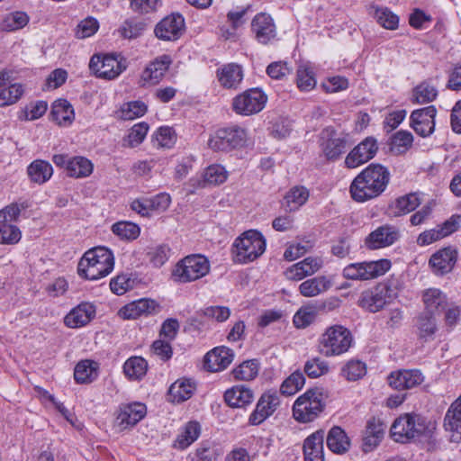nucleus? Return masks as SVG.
Here are the masks:
<instances>
[{"label":"nucleus","mask_w":461,"mask_h":461,"mask_svg":"<svg viewBox=\"0 0 461 461\" xmlns=\"http://www.w3.org/2000/svg\"><path fill=\"white\" fill-rule=\"evenodd\" d=\"M228 178V172L224 167L213 164L207 167L203 174V186L218 185L224 183Z\"/></svg>","instance_id":"de8ad7c7"},{"label":"nucleus","mask_w":461,"mask_h":461,"mask_svg":"<svg viewBox=\"0 0 461 461\" xmlns=\"http://www.w3.org/2000/svg\"><path fill=\"white\" fill-rule=\"evenodd\" d=\"M303 370L309 377L318 378L329 372V365L320 357H313L305 362Z\"/></svg>","instance_id":"e2e57ef3"},{"label":"nucleus","mask_w":461,"mask_h":461,"mask_svg":"<svg viewBox=\"0 0 461 461\" xmlns=\"http://www.w3.org/2000/svg\"><path fill=\"white\" fill-rule=\"evenodd\" d=\"M387 381L393 389L407 390L421 384L424 375L419 369H402L392 372Z\"/></svg>","instance_id":"412c9836"},{"label":"nucleus","mask_w":461,"mask_h":461,"mask_svg":"<svg viewBox=\"0 0 461 461\" xmlns=\"http://www.w3.org/2000/svg\"><path fill=\"white\" fill-rule=\"evenodd\" d=\"M331 284L324 276H319L303 281L299 285L300 294L304 297H314L326 292Z\"/></svg>","instance_id":"e433bc0d"},{"label":"nucleus","mask_w":461,"mask_h":461,"mask_svg":"<svg viewBox=\"0 0 461 461\" xmlns=\"http://www.w3.org/2000/svg\"><path fill=\"white\" fill-rule=\"evenodd\" d=\"M437 87L429 80L422 81L412 89L411 103L423 104L431 103L438 97Z\"/></svg>","instance_id":"ea45409f"},{"label":"nucleus","mask_w":461,"mask_h":461,"mask_svg":"<svg viewBox=\"0 0 461 461\" xmlns=\"http://www.w3.org/2000/svg\"><path fill=\"white\" fill-rule=\"evenodd\" d=\"M367 12L374 16L376 22L387 30H395L398 27L399 17L389 8L378 6L372 4L368 6Z\"/></svg>","instance_id":"c9c22d12"},{"label":"nucleus","mask_w":461,"mask_h":461,"mask_svg":"<svg viewBox=\"0 0 461 461\" xmlns=\"http://www.w3.org/2000/svg\"><path fill=\"white\" fill-rule=\"evenodd\" d=\"M194 389L189 380H177L169 387L168 396L172 402H182L191 398Z\"/></svg>","instance_id":"a18cd8bd"},{"label":"nucleus","mask_w":461,"mask_h":461,"mask_svg":"<svg viewBox=\"0 0 461 461\" xmlns=\"http://www.w3.org/2000/svg\"><path fill=\"white\" fill-rule=\"evenodd\" d=\"M149 124L139 122L134 124L129 133L122 140V146L127 148H135L139 146L147 136Z\"/></svg>","instance_id":"8fccbe9b"},{"label":"nucleus","mask_w":461,"mask_h":461,"mask_svg":"<svg viewBox=\"0 0 461 461\" xmlns=\"http://www.w3.org/2000/svg\"><path fill=\"white\" fill-rule=\"evenodd\" d=\"M378 150L377 140L374 137H366L345 158V165L348 168H356L371 160Z\"/></svg>","instance_id":"dca6fc26"},{"label":"nucleus","mask_w":461,"mask_h":461,"mask_svg":"<svg viewBox=\"0 0 461 461\" xmlns=\"http://www.w3.org/2000/svg\"><path fill=\"white\" fill-rule=\"evenodd\" d=\"M176 141L175 131L168 126L158 128L152 135V143L158 149H171Z\"/></svg>","instance_id":"49530a36"},{"label":"nucleus","mask_w":461,"mask_h":461,"mask_svg":"<svg viewBox=\"0 0 461 461\" xmlns=\"http://www.w3.org/2000/svg\"><path fill=\"white\" fill-rule=\"evenodd\" d=\"M50 115L59 125H69L75 118L72 105L65 99H59L53 103Z\"/></svg>","instance_id":"4c0bfd02"},{"label":"nucleus","mask_w":461,"mask_h":461,"mask_svg":"<svg viewBox=\"0 0 461 461\" xmlns=\"http://www.w3.org/2000/svg\"><path fill=\"white\" fill-rule=\"evenodd\" d=\"M389 181L390 172L385 167L370 164L351 183V196L360 203L374 199L386 189Z\"/></svg>","instance_id":"f257e3e1"},{"label":"nucleus","mask_w":461,"mask_h":461,"mask_svg":"<svg viewBox=\"0 0 461 461\" xmlns=\"http://www.w3.org/2000/svg\"><path fill=\"white\" fill-rule=\"evenodd\" d=\"M391 266V261L384 258L351 263L344 267L342 276L348 280L367 281L384 275Z\"/></svg>","instance_id":"1a4fd4ad"},{"label":"nucleus","mask_w":461,"mask_h":461,"mask_svg":"<svg viewBox=\"0 0 461 461\" xmlns=\"http://www.w3.org/2000/svg\"><path fill=\"white\" fill-rule=\"evenodd\" d=\"M98 365L89 359L78 362L74 370V378L78 384L91 383L97 377Z\"/></svg>","instance_id":"37998d69"},{"label":"nucleus","mask_w":461,"mask_h":461,"mask_svg":"<svg viewBox=\"0 0 461 461\" xmlns=\"http://www.w3.org/2000/svg\"><path fill=\"white\" fill-rule=\"evenodd\" d=\"M416 326L418 329V336L425 341L431 340L437 331V323L434 314L421 312L417 317Z\"/></svg>","instance_id":"c03bdc74"},{"label":"nucleus","mask_w":461,"mask_h":461,"mask_svg":"<svg viewBox=\"0 0 461 461\" xmlns=\"http://www.w3.org/2000/svg\"><path fill=\"white\" fill-rule=\"evenodd\" d=\"M413 141L412 134L407 131H399L391 138L390 149L396 154L404 153L408 150Z\"/></svg>","instance_id":"6e6d98bb"},{"label":"nucleus","mask_w":461,"mask_h":461,"mask_svg":"<svg viewBox=\"0 0 461 461\" xmlns=\"http://www.w3.org/2000/svg\"><path fill=\"white\" fill-rule=\"evenodd\" d=\"M200 434V424L197 421H189L180 429L173 446L175 448L185 449L199 438Z\"/></svg>","instance_id":"72a5a7b5"},{"label":"nucleus","mask_w":461,"mask_h":461,"mask_svg":"<svg viewBox=\"0 0 461 461\" xmlns=\"http://www.w3.org/2000/svg\"><path fill=\"white\" fill-rule=\"evenodd\" d=\"M210 272L208 258L201 254H192L179 260L172 270L176 283L186 284L205 276Z\"/></svg>","instance_id":"0eeeda50"},{"label":"nucleus","mask_w":461,"mask_h":461,"mask_svg":"<svg viewBox=\"0 0 461 461\" xmlns=\"http://www.w3.org/2000/svg\"><path fill=\"white\" fill-rule=\"evenodd\" d=\"M253 392L245 385H235L224 393L225 402L232 408H243L253 402Z\"/></svg>","instance_id":"473e14b6"},{"label":"nucleus","mask_w":461,"mask_h":461,"mask_svg":"<svg viewBox=\"0 0 461 461\" xmlns=\"http://www.w3.org/2000/svg\"><path fill=\"white\" fill-rule=\"evenodd\" d=\"M256 39L262 44H267L276 37V28L272 17L267 14H257L251 23Z\"/></svg>","instance_id":"b1692460"},{"label":"nucleus","mask_w":461,"mask_h":461,"mask_svg":"<svg viewBox=\"0 0 461 461\" xmlns=\"http://www.w3.org/2000/svg\"><path fill=\"white\" fill-rule=\"evenodd\" d=\"M326 442L329 449L336 454L345 453L350 447L348 437L339 426H334L329 430Z\"/></svg>","instance_id":"f704fd0d"},{"label":"nucleus","mask_w":461,"mask_h":461,"mask_svg":"<svg viewBox=\"0 0 461 461\" xmlns=\"http://www.w3.org/2000/svg\"><path fill=\"white\" fill-rule=\"evenodd\" d=\"M436 115L437 109L434 105L414 110L410 116L411 126L420 136L428 137L435 131Z\"/></svg>","instance_id":"f3484780"},{"label":"nucleus","mask_w":461,"mask_h":461,"mask_svg":"<svg viewBox=\"0 0 461 461\" xmlns=\"http://www.w3.org/2000/svg\"><path fill=\"white\" fill-rule=\"evenodd\" d=\"M185 29V18L178 13H173L163 18L155 26L154 33L162 41H176Z\"/></svg>","instance_id":"2eb2a0df"},{"label":"nucleus","mask_w":461,"mask_h":461,"mask_svg":"<svg viewBox=\"0 0 461 461\" xmlns=\"http://www.w3.org/2000/svg\"><path fill=\"white\" fill-rule=\"evenodd\" d=\"M26 172L32 183L41 185L52 177L53 167L46 160L35 159L28 165Z\"/></svg>","instance_id":"2f4dec72"},{"label":"nucleus","mask_w":461,"mask_h":461,"mask_svg":"<svg viewBox=\"0 0 461 461\" xmlns=\"http://www.w3.org/2000/svg\"><path fill=\"white\" fill-rule=\"evenodd\" d=\"M246 140V131L235 125L217 130L210 138L208 145L215 151H230L243 147Z\"/></svg>","instance_id":"9b49d317"},{"label":"nucleus","mask_w":461,"mask_h":461,"mask_svg":"<svg viewBox=\"0 0 461 461\" xmlns=\"http://www.w3.org/2000/svg\"><path fill=\"white\" fill-rule=\"evenodd\" d=\"M305 384V377L301 371L292 373L283 381L280 386V393L283 395L291 396L300 391Z\"/></svg>","instance_id":"603ef678"},{"label":"nucleus","mask_w":461,"mask_h":461,"mask_svg":"<svg viewBox=\"0 0 461 461\" xmlns=\"http://www.w3.org/2000/svg\"><path fill=\"white\" fill-rule=\"evenodd\" d=\"M158 304L150 299H140L122 307L119 314L124 320H134L157 312Z\"/></svg>","instance_id":"bb28decb"},{"label":"nucleus","mask_w":461,"mask_h":461,"mask_svg":"<svg viewBox=\"0 0 461 461\" xmlns=\"http://www.w3.org/2000/svg\"><path fill=\"white\" fill-rule=\"evenodd\" d=\"M317 316V309L313 305L301 307L294 316L293 321L297 328L303 329L312 324Z\"/></svg>","instance_id":"bf43d9fd"},{"label":"nucleus","mask_w":461,"mask_h":461,"mask_svg":"<svg viewBox=\"0 0 461 461\" xmlns=\"http://www.w3.org/2000/svg\"><path fill=\"white\" fill-rule=\"evenodd\" d=\"M99 28V23L95 18L87 17L81 21L76 29V37L85 39L93 36Z\"/></svg>","instance_id":"338daca9"},{"label":"nucleus","mask_w":461,"mask_h":461,"mask_svg":"<svg viewBox=\"0 0 461 461\" xmlns=\"http://www.w3.org/2000/svg\"><path fill=\"white\" fill-rule=\"evenodd\" d=\"M48 104L45 101H37L27 104L21 112L19 118L24 121H33L41 118L47 111Z\"/></svg>","instance_id":"680f3d73"},{"label":"nucleus","mask_w":461,"mask_h":461,"mask_svg":"<svg viewBox=\"0 0 461 461\" xmlns=\"http://www.w3.org/2000/svg\"><path fill=\"white\" fill-rule=\"evenodd\" d=\"M267 96L259 88H250L233 98L232 108L241 115H251L262 111Z\"/></svg>","instance_id":"f8f14e48"},{"label":"nucleus","mask_w":461,"mask_h":461,"mask_svg":"<svg viewBox=\"0 0 461 461\" xmlns=\"http://www.w3.org/2000/svg\"><path fill=\"white\" fill-rule=\"evenodd\" d=\"M444 427L450 432L452 442H461V395L448 408L444 419Z\"/></svg>","instance_id":"cd10ccee"},{"label":"nucleus","mask_w":461,"mask_h":461,"mask_svg":"<svg viewBox=\"0 0 461 461\" xmlns=\"http://www.w3.org/2000/svg\"><path fill=\"white\" fill-rule=\"evenodd\" d=\"M94 170L92 161L86 157H72L68 163V176L74 178H85L89 176Z\"/></svg>","instance_id":"79ce46f5"},{"label":"nucleus","mask_w":461,"mask_h":461,"mask_svg":"<svg viewBox=\"0 0 461 461\" xmlns=\"http://www.w3.org/2000/svg\"><path fill=\"white\" fill-rule=\"evenodd\" d=\"M22 232L20 229L7 222H0V244L14 245L20 241Z\"/></svg>","instance_id":"13d9d810"},{"label":"nucleus","mask_w":461,"mask_h":461,"mask_svg":"<svg viewBox=\"0 0 461 461\" xmlns=\"http://www.w3.org/2000/svg\"><path fill=\"white\" fill-rule=\"evenodd\" d=\"M95 316V307L89 303H82L74 307L65 316L64 323L71 329H78L88 324Z\"/></svg>","instance_id":"393cba45"},{"label":"nucleus","mask_w":461,"mask_h":461,"mask_svg":"<svg viewBox=\"0 0 461 461\" xmlns=\"http://www.w3.org/2000/svg\"><path fill=\"white\" fill-rule=\"evenodd\" d=\"M459 252L456 248L448 246L434 252L429 259V267L436 276H444L453 271Z\"/></svg>","instance_id":"4468645a"},{"label":"nucleus","mask_w":461,"mask_h":461,"mask_svg":"<svg viewBox=\"0 0 461 461\" xmlns=\"http://www.w3.org/2000/svg\"><path fill=\"white\" fill-rule=\"evenodd\" d=\"M296 84L301 91L309 92L316 86V79L313 72L305 67H299L297 69Z\"/></svg>","instance_id":"0e129e2a"},{"label":"nucleus","mask_w":461,"mask_h":461,"mask_svg":"<svg viewBox=\"0 0 461 461\" xmlns=\"http://www.w3.org/2000/svg\"><path fill=\"white\" fill-rule=\"evenodd\" d=\"M420 204L416 194H408L398 197L389 207L390 213L394 216L405 215L414 211Z\"/></svg>","instance_id":"58836bf2"},{"label":"nucleus","mask_w":461,"mask_h":461,"mask_svg":"<svg viewBox=\"0 0 461 461\" xmlns=\"http://www.w3.org/2000/svg\"><path fill=\"white\" fill-rule=\"evenodd\" d=\"M266 250V240L256 230H249L238 237L232 246L235 262L246 264L260 257Z\"/></svg>","instance_id":"423d86ee"},{"label":"nucleus","mask_w":461,"mask_h":461,"mask_svg":"<svg viewBox=\"0 0 461 461\" xmlns=\"http://www.w3.org/2000/svg\"><path fill=\"white\" fill-rule=\"evenodd\" d=\"M322 267L320 258L308 257L285 269L284 275L287 280L300 281L306 276H312Z\"/></svg>","instance_id":"4be33fe9"},{"label":"nucleus","mask_w":461,"mask_h":461,"mask_svg":"<svg viewBox=\"0 0 461 461\" xmlns=\"http://www.w3.org/2000/svg\"><path fill=\"white\" fill-rule=\"evenodd\" d=\"M123 373L131 381L141 380L147 374L148 363L141 357H131L123 364Z\"/></svg>","instance_id":"a19ab883"},{"label":"nucleus","mask_w":461,"mask_h":461,"mask_svg":"<svg viewBox=\"0 0 461 461\" xmlns=\"http://www.w3.org/2000/svg\"><path fill=\"white\" fill-rule=\"evenodd\" d=\"M341 374L348 381H357L366 374V366L363 361L350 359L342 367Z\"/></svg>","instance_id":"4d7b16f0"},{"label":"nucleus","mask_w":461,"mask_h":461,"mask_svg":"<svg viewBox=\"0 0 461 461\" xmlns=\"http://www.w3.org/2000/svg\"><path fill=\"white\" fill-rule=\"evenodd\" d=\"M436 429L435 422L420 414L405 413L399 416L391 427V436L394 441L407 443L421 436H429Z\"/></svg>","instance_id":"7ed1b4c3"},{"label":"nucleus","mask_w":461,"mask_h":461,"mask_svg":"<svg viewBox=\"0 0 461 461\" xmlns=\"http://www.w3.org/2000/svg\"><path fill=\"white\" fill-rule=\"evenodd\" d=\"M394 294L391 286L385 283H379L363 291L360 294L357 304L363 310L375 313L391 303Z\"/></svg>","instance_id":"9d476101"},{"label":"nucleus","mask_w":461,"mask_h":461,"mask_svg":"<svg viewBox=\"0 0 461 461\" xmlns=\"http://www.w3.org/2000/svg\"><path fill=\"white\" fill-rule=\"evenodd\" d=\"M114 257L106 247H95L86 251L78 262L77 273L88 280H98L113 269Z\"/></svg>","instance_id":"f03ea898"},{"label":"nucleus","mask_w":461,"mask_h":461,"mask_svg":"<svg viewBox=\"0 0 461 461\" xmlns=\"http://www.w3.org/2000/svg\"><path fill=\"white\" fill-rule=\"evenodd\" d=\"M242 68L235 63L224 65L217 69V77L221 86L227 89L237 88L243 79Z\"/></svg>","instance_id":"7c9ffc66"},{"label":"nucleus","mask_w":461,"mask_h":461,"mask_svg":"<svg viewBox=\"0 0 461 461\" xmlns=\"http://www.w3.org/2000/svg\"><path fill=\"white\" fill-rule=\"evenodd\" d=\"M309 197L308 190L303 186L293 187L285 196V203L289 211H295L306 203Z\"/></svg>","instance_id":"3c124183"},{"label":"nucleus","mask_w":461,"mask_h":461,"mask_svg":"<svg viewBox=\"0 0 461 461\" xmlns=\"http://www.w3.org/2000/svg\"><path fill=\"white\" fill-rule=\"evenodd\" d=\"M147 109L146 104L142 101L128 102L118 111V117L122 120H134L143 116Z\"/></svg>","instance_id":"864d4df0"},{"label":"nucleus","mask_w":461,"mask_h":461,"mask_svg":"<svg viewBox=\"0 0 461 461\" xmlns=\"http://www.w3.org/2000/svg\"><path fill=\"white\" fill-rule=\"evenodd\" d=\"M353 343L350 330L342 325H332L318 339V352L326 357L340 356L348 351Z\"/></svg>","instance_id":"39448f33"},{"label":"nucleus","mask_w":461,"mask_h":461,"mask_svg":"<svg viewBox=\"0 0 461 461\" xmlns=\"http://www.w3.org/2000/svg\"><path fill=\"white\" fill-rule=\"evenodd\" d=\"M171 59L168 55H162L151 61L142 71L140 79L144 84H158L169 68Z\"/></svg>","instance_id":"a878e982"},{"label":"nucleus","mask_w":461,"mask_h":461,"mask_svg":"<svg viewBox=\"0 0 461 461\" xmlns=\"http://www.w3.org/2000/svg\"><path fill=\"white\" fill-rule=\"evenodd\" d=\"M400 230L393 225H383L373 230L366 239V245L370 249L389 247L400 239Z\"/></svg>","instance_id":"aec40b11"},{"label":"nucleus","mask_w":461,"mask_h":461,"mask_svg":"<svg viewBox=\"0 0 461 461\" xmlns=\"http://www.w3.org/2000/svg\"><path fill=\"white\" fill-rule=\"evenodd\" d=\"M113 232L122 240H136L140 233V228L138 224L131 221H119L112 226Z\"/></svg>","instance_id":"5fc2aeb1"},{"label":"nucleus","mask_w":461,"mask_h":461,"mask_svg":"<svg viewBox=\"0 0 461 461\" xmlns=\"http://www.w3.org/2000/svg\"><path fill=\"white\" fill-rule=\"evenodd\" d=\"M233 357V351L229 348L216 347L205 355L203 366L210 372H219L227 368Z\"/></svg>","instance_id":"5701e85b"},{"label":"nucleus","mask_w":461,"mask_h":461,"mask_svg":"<svg viewBox=\"0 0 461 461\" xmlns=\"http://www.w3.org/2000/svg\"><path fill=\"white\" fill-rule=\"evenodd\" d=\"M328 393L322 387L306 390L294 402L293 417L301 423L315 420L324 411Z\"/></svg>","instance_id":"20e7f679"},{"label":"nucleus","mask_w":461,"mask_h":461,"mask_svg":"<svg viewBox=\"0 0 461 461\" xmlns=\"http://www.w3.org/2000/svg\"><path fill=\"white\" fill-rule=\"evenodd\" d=\"M24 94V86L20 83L9 84L0 89V107L16 104Z\"/></svg>","instance_id":"09e8293b"},{"label":"nucleus","mask_w":461,"mask_h":461,"mask_svg":"<svg viewBox=\"0 0 461 461\" xmlns=\"http://www.w3.org/2000/svg\"><path fill=\"white\" fill-rule=\"evenodd\" d=\"M324 430L319 429L309 435L303 441L304 461H324Z\"/></svg>","instance_id":"c85d7f7f"},{"label":"nucleus","mask_w":461,"mask_h":461,"mask_svg":"<svg viewBox=\"0 0 461 461\" xmlns=\"http://www.w3.org/2000/svg\"><path fill=\"white\" fill-rule=\"evenodd\" d=\"M147 413L146 405L141 402L122 404L115 419V426L119 430H124L136 425Z\"/></svg>","instance_id":"a211bd4d"},{"label":"nucleus","mask_w":461,"mask_h":461,"mask_svg":"<svg viewBox=\"0 0 461 461\" xmlns=\"http://www.w3.org/2000/svg\"><path fill=\"white\" fill-rule=\"evenodd\" d=\"M280 404V398L276 392H267L259 398L255 410L250 414L249 422L251 425H259L271 416Z\"/></svg>","instance_id":"6ab92c4d"},{"label":"nucleus","mask_w":461,"mask_h":461,"mask_svg":"<svg viewBox=\"0 0 461 461\" xmlns=\"http://www.w3.org/2000/svg\"><path fill=\"white\" fill-rule=\"evenodd\" d=\"M89 68L97 77L111 80L116 78L126 67L115 56L106 54L94 55Z\"/></svg>","instance_id":"ddd939ff"},{"label":"nucleus","mask_w":461,"mask_h":461,"mask_svg":"<svg viewBox=\"0 0 461 461\" xmlns=\"http://www.w3.org/2000/svg\"><path fill=\"white\" fill-rule=\"evenodd\" d=\"M233 376L238 380H252L258 374V364L256 360L244 361L233 369Z\"/></svg>","instance_id":"052dcab7"},{"label":"nucleus","mask_w":461,"mask_h":461,"mask_svg":"<svg viewBox=\"0 0 461 461\" xmlns=\"http://www.w3.org/2000/svg\"><path fill=\"white\" fill-rule=\"evenodd\" d=\"M146 24L137 20H126L121 26L119 32L125 39H135L139 37L145 29Z\"/></svg>","instance_id":"69168bd1"},{"label":"nucleus","mask_w":461,"mask_h":461,"mask_svg":"<svg viewBox=\"0 0 461 461\" xmlns=\"http://www.w3.org/2000/svg\"><path fill=\"white\" fill-rule=\"evenodd\" d=\"M351 145V137L348 133L339 132L332 127H327L320 133L321 153L329 161L339 160Z\"/></svg>","instance_id":"6e6552de"},{"label":"nucleus","mask_w":461,"mask_h":461,"mask_svg":"<svg viewBox=\"0 0 461 461\" xmlns=\"http://www.w3.org/2000/svg\"><path fill=\"white\" fill-rule=\"evenodd\" d=\"M422 302L425 312L438 315L444 312L447 305V296L438 288H428L422 292Z\"/></svg>","instance_id":"c756f323"},{"label":"nucleus","mask_w":461,"mask_h":461,"mask_svg":"<svg viewBox=\"0 0 461 461\" xmlns=\"http://www.w3.org/2000/svg\"><path fill=\"white\" fill-rule=\"evenodd\" d=\"M170 249L167 245H158L151 248L148 253L149 261L156 267H160L168 259Z\"/></svg>","instance_id":"774afa93"}]
</instances>
